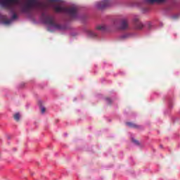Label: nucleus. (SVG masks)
<instances>
[{"label": "nucleus", "mask_w": 180, "mask_h": 180, "mask_svg": "<svg viewBox=\"0 0 180 180\" xmlns=\"http://www.w3.org/2000/svg\"><path fill=\"white\" fill-rule=\"evenodd\" d=\"M0 4L13 13L11 20H5L6 16L0 13V20H3L4 25H11L13 20L18 19L16 12L19 8L22 13H30L34 11L43 12L49 8H52L57 13H66L71 19L78 18V7L73 5L67 8L61 0H47L45 3L37 0H0Z\"/></svg>", "instance_id": "1"}, {"label": "nucleus", "mask_w": 180, "mask_h": 180, "mask_svg": "<svg viewBox=\"0 0 180 180\" xmlns=\"http://www.w3.org/2000/svg\"><path fill=\"white\" fill-rule=\"evenodd\" d=\"M42 20L47 25L48 30L50 32H54V30H60L61 29V25L56 22L53 16L46 15L42 13Z\"/></svg>", "instance_id": "2"}, {"label": "nucleus", "mask_w": 180, "mask_h": 180, "mask_svg": "<svg viewBox=\"0 0 180 180\" xmlns=\"http://www.w3.org/2000/svg\"><path fill=\"white\" fill-rule=\"evenodd\" d=\"M112 3V0H102L101 3H98L97 6L100 9H103V8H106V6H110V4Z\"/></svg>", "instance_id": "3"}, {"label": "nucleus", "mask_w": 180, "mask_h": 180, "mask_svg": "<svg viewBox=\"0 0 180 180\" xmlns=\"http://www.w3.org/2000/svg\"><path fill=\"white\" fill-rule=\"evenodd\" d=\"M129 27V22L127 21V19L124 18L121 21V25L120 27V29L121 30H126Z\"/></svg>", "instance_id": "4"}, {"label": "nucleus", "mask_w": 180, "mask_h": 180, "mask_svg": "<svg viewBox=\"0 0 180 180\" xmlns=\"http://www.w3.org/2000/svg\"><path fill=\"white\" fill-rule=\"evenodd\" d=\"M87 34L90 37H96V33L94 32L93 31L88 30L87 31Z\"/></svg>", "instance_id": "5"}, {"label": "nucleus", "mask_w": 180, "mask_h": 180, "mask_svg": "<svg viewBox=\"0 0 180 180\" xmlns=\"http://www.w3.org/2000/svg\"><path fill=\"white\" fill-rule=\"evenodd\" d=\"M165 0H146L148 4H154V2H164Z\"/></svg>", "instance_id": "6"}, {"label": "nucleus", "mask_w": 180, "mask_h": 180, "mask_svg": "<svg viewBox=\"0 0 180 180\" xmlns=\"http://www.w3.org/2000/svg\"><path fill=\"white\" fill-rule=\"evenodd\" d=\"M14 119L17 122H18L19 119H20V114L19 112H17L14 115Z\"/></svg>", "instance_id": "7"}, {"label": "nucleus", "mask_w": 180, "mask_h": 180, "mask_svg": "<svg viewBox=\"0 0 180 180\" xmlns=\"http://www.w3.org/2000/svg\"><path fill=\"white\" fill-rule=\"evenodd\" d=\"M106 29V27L105 25H98L97 26L98 30H105Z\"/></svg>", "instance_id": "8"}, {"label": "nucleus", "mask_w": 180, "mask_h": 180, "mask_svg": "<svg viewBox=\"0 0 180 180\" xmlns=\"http://www.w3.org/2000/svg\"><path fill=\"white\" fill-rule=\"evenodd\" d=\"M40 109H41V113H45L46 112V108H44L43 106H41Z\"/></svg>", "instance_id": "9"}, {"label": "nucleus", "mask_w": 180, "mask_h": 180, "mask_svg": "<svg viewBox=\"0 0 180 180\" xmlns=\"http://www.w3.org/2000/svg\"><path fill=\"white\" fill-rule=\"evenodd\" d=\"M139 20H140V18H139V17H135V18H134V21L136 23H139Z\"/></svg>", "instance_id": "10"}, {"label": "nucleus", "mask_w": 180, "mask_h": 180, "mask_svg": "<svg viewBox=\"0 0 180 180\" xmlns=\"http://www.w3.org/2000/svg\"><path fill=\"white\" fill-rule=\"evenodd\" d=\"M127 126H129V127H134V124L131 122H127Z\"/></svg>", "instance_id": "11"}, {"label": "nucleus", "mask_w": 180, "mask_h": 180, "mask_svg": "<svg viewBox=\"0 0 180 180\" xmlns=\"http://www.w3.org/2000/svg\"><path fill=\"white\" fill-rule=\"evenodd\" d=\"M133 143H134L135 144H139V141H136L135 139H132Z\"/></svg>", "instance_id": "12"}, {"label": "nucleus", "mask_w": 180, "mask_h": 180, "mask_svg": "<svg viewBox=\"0 0 180 180\" xmlns=\"http://www.w3.org/2000/svg\"><path fill=\"white\" fill-rule=\"evenodd\" d=\"M139 25H140V26L138 27V29H141V27H143V24L140 23Z\"/></svg>", "instance_id": "13"}, {"label": "nucleus", "mask_w": 180, "mask_h": 180, "mask_svg": "<svg viewBox=\"0 0 180 180\" xmlns=\"http://www.w3.org/2000/svg\"><path fill=\"white\" fill-rule=\"evenodd\" d=\"M108 103H110V98H107Z\"/></svg>", "instance_id": "14"}, {"label": "nucleus", "mask_w": 180, "mask_h": 180, "mask_svg": "<svg viewBox=\"0 0 180 180\" xmlns=\"http://www.w3.org/2000/svg\"><path fill=\"white\" fill-rule=\"evenodd\" d=\"M127 36H128L127 34L124 35V36H123L124 39H126V37H127Z\"/></svg>", "instance_id": "15"}]
</instances>
